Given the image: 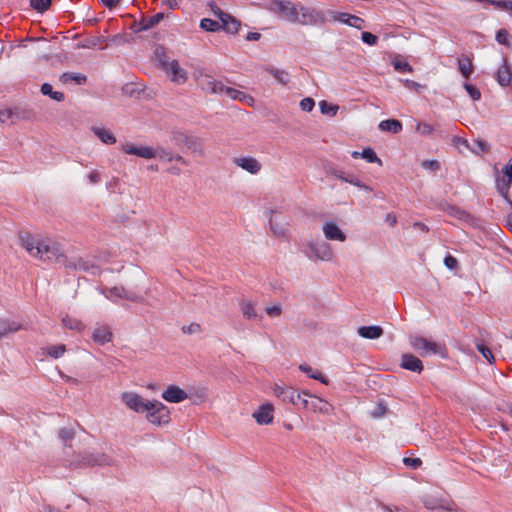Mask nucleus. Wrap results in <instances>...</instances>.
<instances>
[{"label":"nucleus","instance_id":"f257e3e1","mask_svg":"<svg viewBox=\"0 0 512 512\" xmlns=\"http://www.w3.org/2000/svg\"><path fill=\"white\" fill-rule=\"evenodd\" d=\"M19 239L21 246L33 257L42 261H55L66 268L77 270L78 258H70L64 255L60 244L50 240L33 236L29 232H20Z\"/></svg>","mask_w":512,"mask_h":512},{"label":"nucleus","instance_id":"f03ea898","mask_svg":"<svg viewBox=\"0 0 512 512\" xmlns=\"http://www.w3.org/2000/svg\"><path fill=\"white\" fill-rule=\"evenodd\" d=\"M409 343L423 357L436 354L442 358L446 357V347L444 345L437 344L422 336H411Z\"/></svg>","mask_w":512,"mask_h":512},{"label":"nucleus","instance_id":"7ed1b4c3","mask_svg":"<svg viewBox=\"0 0 512 512\" xmlns=\"http://www.w3.org/2000/svg\"><path fill=\"white\" fill-rule=\"evenodd\" d=\"M146 412V419L149 423L155 426H164L171 421L170 410L162 402L152 400L148 404Z\"/></svg>","mask_w":512,"mask_h":512},{"label":"nucleus","instance_id":"20e7f679","mask_svg":"<svg viewBox=\"0 0 512 512\" xmlns=\"http://www.w3.org/2000/svg\"><path fill=\"white\" fill-rule=\"evenodd\" d=\"M268 9L285 21L290 23L298 22V7L291 1L271 0Z\"/></svg>","mask_w":512,"mask_h":512},{"label":"nucleus","instance_id":"39448f33","mask_svg":"<svg viewBox=\"0 0 512 512\" xmlns=\"http://www.w3.org/2000/svg\"><path fill=\"white\" fill-rule=\"evenodd\" d=\"M111 459L104 453H84L74 456L70 461L71 468H87L110 465Z\"/></svg>","mask_w":512,"mask_h":512},{"label":"nucleus","instance_id":"423d86ee","mask_svg":"<svg viewBox=\"0 0 512 512\" xmlns=\"http://www.w3.org/2000/svg\"><path fill=\"white\" fill-rule=\"evenodd\" d=\"M102 294L112 302H117L118 299H125L131 302H141L143 300V297L135 291L127 290L123 286H114L102 290Z\"/></svg>","mask_w":512,"mask_h":512},{"label":"nucleus","instance_id":"0eeeda50","mask_svg":"<svg viewBox=\"0 0 512 512\" xmlns=\"http://www.w3.org/2000/svg\"><path fill=\"white\" fill-rule=\"evenodd\" d=\"M503 178L496 179V188L499 194L509 203V190L512 184V157L508 160L506 165L502 168Z\"/></svg>","mask_w":512,"mask_h":512},{"label":"nucleus","instance_id":"6e6552de","mask_svg":"<svg viewBox=\"0 0 512 512\" xmlns=\"http://www.w3.org/2000/svg\"><path fill=\"white\" fill-rule=\"evenodd\" d=\"M121 401L132 411L144 413L148 409L150 400H145L141 395L135 392H123Z\"/></svg>","mask_w":512,"mask_h":512},{"label":"nucleus","instance_id":"1a4fd4ad","mask_svg":"<svg viewBox=\"0 0 512 512\" xmlns=\"http://www.w3.org/2000/svg\"><path fill=\"white\" fill-rule=\"evenodd\" d=\"M309 249L308 256L322 261H330L333 256L330 245L326 242H309L307 245Z\"/></svg>","mask_w":512,"mask_h":512},{"label":"nucleus","instance_id":"9d476101","mask_svg":"<svg viewBox=\"0 0 512 512\" xmlns=\"http://www.w3.org/2000/svg\"><path fill=\"white\" fill-rule=\"evenodd\" d=\"M321 22H323L321 12L306 6H300V8H298V22L296 24L317 25Z\"/></svg>","mask_w":512,"mask_h":512},{"label":"nucleus","instance_id":"9b49d317","mask_svg":"<svg viewBox=\"0 0 512 512\" xmlns=\"http://www.w3.org/2000/svg\"><path fill=\"white\" fill-rule=\"evenodd\" d=\"M161 68L171 74L173 82L183 83L187 79V72L179 66L177 60L168 61L161 59Z\"/></svg>","mask_w":512,"mask_h":512},{"label":"nucleus","instance_id":"f8f14e48","mask_svg":"<svg viewBox=\"0 0 512 512\" xmlns=\"http://www.w3.org/2000/svg\"><path fill=\"white\" fill-rule=\"evenodd\" d=\"M122 150L129 155H135L144 159L156 158V151L154 148L149 146H136L134 144H125Z\"/></svg>","mask_w":512,"mask_h":512},{"label":"nucleus","instance_id":"ddd939ff","mask_svg":"<svg viewBox=\"0 0 512 512\" xmlns=\"http://www.w3.org/2000/svg\"><path fill=\"white\" fill-rule=\"evenodd\" d=\"M162 398L170 403H180L188 398L185 390L177 385H169L162 393Z\"/></svg>","mask_w":512,"mask_h":512},{"label":"nucleus","instance_id":"4468645a","mask_svg":"<svg viewBox=\"0 0 512 512\" xmlns=\"http://www.w3.org/2000/svg\"><path fill=\"white\" fill-rule=\"evenodd\" d=\"M423 505L429 510L443 509L446 511H454L455 504L448 502L440 497L426 496L423 498Z\"/></svg>","mask_w":512,"mask_h":512},{"label":"nucleus","instance_id":"2eb2a0df","mask_svg":"<svg viewBox=\"0 0 512 512\" xmlns=\"http://www.w3.org/2000/svg\"><path fill=\"white\" fill-rule=\"evenodd\" d=\"M400 367L415 373H421L424 369L422 361L410 353H404L401 355Z\"/></svg>","mask_w":512,"mask_h":512},{"label":"nucleus","instance_id":"dca6fc26","mask_svg":"<svg viewBox=\"0 0 512 512\" xmlns=\"http://www.w3.org/2000/svg\"><path fill=\"white\" fill-rule=\"evenodd\" d=\"M165 18V14L163 12H159L152 17L146 18L142 17L139 22H135L132 26V29L135 32L147 31L153 28L155 25L160 23Z\"/></svg>","mask_w":512,"mask_h":512},{"label":"nucleus","instance_id":"f3484780","mask_svg":"<svg viewBox=\"0 0 512 512\" xmlns=\"http://www.w3.org/2000/svg\"><path fill=\"white\" fill-rule=\"evenodd\" d=\"M253 417L260 425H267L273 421V406L269 403L261 405L257 411L253 413Z\"/></svg>","mask_w":512,"mask_h":512},{"label":"nucleus","instance_id":"a211bd4d","mask_svg":"<svg viewBox=\"0 0 512 512\" xmlns=\"http://www.w3.org/2000/svg\"><path fill=\"white\" fill-rule=\"evenodd\" d=\"M502 60H503V63L498 68L497 73H496V81L498 82V84L500 86L507 87L510 85L511 80H512V71H511L510 65L508 64L507 59L505 57H503Z\"/></svg>","mask_w":512,"mask_h":512},{"label":"nucleus","instance_id":"6ab92c4d","mask_svg":"<svg viewBox=\"0 0 512 512\" xmlns=\"http://www.w3.org/2000/svg\"><path fill=\"white\" fill-rule=\"evenodd\" d=\"M234 163L251 174H257L261 170L260 162L254 157L235 158Z\"/></svg>","mask_w":512,"mask_h":512},{"label":"nucleus","instance_id":"aec40b11","mask_svg":"<svg viewBox=\"0 0 512 512\" xmlns=\"http://www.w3.org/2000/svg\"><path fill=\"white\" fill-rule=\"evenodd\" d=\"M323 232L328 240L344 242L346 235L334 222H328L323 226Z\"/></svg>","mask_w":512,"mask_h":512},{"label":"nucleus","instance_id":"412c9836","mask_svg":"<svg viewBox=\"0 0 512 512\" xmlns=\"http://www.w3.org/2000/svg\"><path fill=\"white\" fill-rule=\"evenodd\" d=\"M269 225L275 236H284L286 232V227L288 223L286 221H281L280 215L275 214L273 210L269 211Z\"/></svg>","mask_w":512,"mask_h":512},{"label":"nucleus","instance_id":"4be33fe9","mask_svg":"<svg viewBox=\"0 0 512 512\" xmlns=\"http://www.w3.org/2000/svg\"><path fill=\"white\" fill-rule=\"evenodd\" d=\"M357 333L360 337L365 339H378L380 338L384 331L383 328L379 325H371V326H360L357 329Z\"/></svg>","mask_w":512,"mask_h":512},{"label":"nucleus","instance_id":"5701e85b","mask_svg":"<svg viewBox=\"0 0 512 512\" xmlns=\"http://www.w3.org/2000/svg\"><path fill=\"white\" fill-rule=\"evenodd\" d=\"M274 394L277 398H279L284 403H292L294 402V394L296 389L290 386H282L276 384L273 388Z\"/></svg>","mask_w":512,"mask_h":512},{"label":"nucleus","instance_id":"b1692460","mask_svg":"<svg viewBox=\"0 0 512 512\" xmlns=\"http://www.w3.org/2000/svg\"><path fill=\"white\" fill-rule=\"evenodd\" d=\"M92 339L99 345H104L112 340V332L107 326H100L94 329Z\"/></svg>","mask_w":512,"mask_h":512},{"label":"nucleus","instance_id":"393cba45","mask_svg":"<svg viewBox=\"0 0 512 512\" xmlns=\"http://www.w3.org/2000/svg\"><path fill=\"white\" fill-rule=\"evenodd\" d=\"M458 70L465 79H469L474 71L472 60L469 56L461 54L458 58Z\"/></svg>","mask_w":512,"mask_h":512},{"label":"nucleus","instance_id":"a878e982","mask_svg":"<svg viewBox=\"0 0 512 512\" xmlns=\"http://www.w3.org/2000/svg\"><path fill=\"white\" fill-rule=\"evenodd\" d=\"M337 19L351 27L362 29L365 27V21L361 17L349 13H339Z\"/></svg>","mask_w":512,"mask_h":512},{"label":"nucleus","instance_id":"bb28decb","mask_svg":"<svg viewBox=\"0 0 512 512\" xmlns=\"http://www.w3.org/2000/svg\"><path fill=\"white\" fill-rule=\"evenodd\" d=\"M299 370L303 373L307 374L308 377L320 381L324 385L329 384V379L324 376L319 370H314L310 365L308 364H301L299 366Z\"/></svg>","mask_w":512,"mask_h":512},{"label":"nucleus","instance_id":"cd10ccee","mask_svg":"<svg viewBox=\"0 0 512 512\" xmlns=\"http://www.w3.org/2000/svg\"><path fill=\"white\" fill-rule=\"evenodd\" d=\"M402 128V123L397 119H387L379 123V129L381 131H387L393 134L401 132Z\"/></svg>","mask_w":512,"mask_h":512},{"label":"nucleus","instance_id":"c85d7f7f","mask_svg":"<svg viewBox=\"0 0 512 512\" xmlns=\"http://www.w3.org/2000/svg\"><path fill=\"white\" fill-rule=\"evenodd\" d=\"M240 310L244 318L248 320L255 319L257 317V312L255 310V305L252 301L242 299L239 302Z\"/></svg>","mask_w":512,"mask_h":512},{"label":"nucleus","instance_id":"c756f323","mask_svg":"<svg viewBox=\"0 0 512 512\" xmlns=\"http://www.w3.org/2000/svg\"><path fill=\"white\" fill-rule=\"evenodd\" d=\"M241 24L240 22L228 14L225 19H222L221 27L228 33L236 34L239 31Z\"/></svg>","mask_w":512,"mask_h":512},{"label":"nucleus","instance_id":"7c9ffc66","mask_svg":"<svg viewBox=\"0 0 512 512\" xmlns=\"http://www.w3.org/2000/svg\"><path fill=\"white\" fill-rule=\"evenodd\" d=\"M21 329V325L15 321L0 318V337L7 335L8 333L17 332Z\"/></svg>","mask_w":512,"mask_h":512},{"label":"nucleus","instance_id":"2f4dec72","mask_svg":"<svg viewBox=\"0 0 512 512\" xmlns=\"http://www.w3.org/2000/svg\"><path fill=\"white\" fill-rule=\"evenodd\" d=\"M92 131L103 143H105V144L116 143V137L110 130L105 129V128H100V127H92Z\"/></svg>","mask_w":512,"mask_h":512},{"label":"nucleus","instance_id":"473e14b6","mask_svg":"<svg viewBox=\"0 0 512 512\" xmlns=\"http://www.w3.org/2000/svg\"><path fill=\"white\" fill-rule=\"evenodd\" d=\"M227 88L228 86H225L221 81H216L212 78H208L204 86V89L210 91L211 93L221 95H225V89Z\"/></svg>","mask_w":512,"mask_h":512},{"label":"nucleus","instance_id":"72a5a7b5","mask_svg":"<svg viewBox=\"0 0 512 512\" xmlns=\"http://www.w3.org/2000/svg\"><path fill=\"white\" fill-rule=\"evenodd\" d=\"M307 397H312V396L308 392H305V391L299 392L296 390V392L293 396L294 402H292L291 404H293L295 407H297L299 409H301V408L307 409V408H309V401H308Z\"/></svg>","mask_w":512,"mask_h":512},{"label":"nucleus","instance_id":"f704fd0d","mask_svg":"<svg viewBox=\"0 0 512 512\" xmlns=\"http://www.w3.org/2000/svg\"><path fill=\"white\" fill-rule=\"evenodd\" d=\"M186 147L193 153L203 154L202 142L199 137L189 136Z\"/></svg>","mask_w":512,"mask_h":512},{"label":"nucleus","instance_id":"c9c22d12","mask_svg":"<svg viewBox=\"0 0 512 512\" xmlns=\"http://www.w3.org/2000/svg\"><path fill=\"white\" fill-rule=\"evenodd\" d=\"M361 158L365 159L368 163H378L380 166L382 165V160L371 147H366L361 151Z\"/></svg>","mask_w":512,"mask_h":512},{"label":"nucleus","instance_id":"e433bc0d","mask_svg":"<svg viewBox=\"0 0 512 512\" xmlns=\"http://www.w3.org/2000/svg\"><path fill=\"white\" fill-rule=\"evenodd\" d=\"M267 71L272 74L279 83L286 85L290 81V75L287 71L275 68H267Z\"/></svg>","mask_w":512,"mask_h":512},{"label":"nucleus","instance_id":"4c0bfd02","mask_svg":"<svg viewBox=\"0 0 512 512\" xmlns=\"http://www.w3.org/2000/svg\"><path fill=\"white\" fill-rule=\"evenodd\" d=\"M62 323L66 328L70 330L80 331L84 328V324L80 320L69 316L64 317L62 319Z\"/></svg>","mask_w":512,"mask_h":512},{"label":"nucleus","instance_id":"58836bf2","mask_svg":"<svg viewBox=\"0 0 512 512\" xmlns=\"http://www.w3.org/2000/svg\"><path fill=\"white\" fill-rule=\"evenodd\" d=\"M200 27L205 31L215 32L221 28V25L218 21L212 20L210 18H204L200 22Z\"/></svg>","mask_w":512,"mask_h":512},{"label":"nucleus","instance_id":"ea45409f","mask_svg":"<svg viewBox=\"0 0 512 512\" xmlns=\"http://www.w3.org/2000/svg\"><path fill=\"white\" fill-rule=\"evenodd\" d=\"M319 108L322 114L331 116L336 115L339 109L338 105L330 104L325 100L319 102Z\"/></svg>","mask_w":512,"mask_h":512},{"label":"nucleus","instance_id":"a19ab883","mask_svg":"<svg viewBox=\"0 0 512 512\" xmlns=\"http://www.w3.org/2000/svg\"><path fill=\"white\" fill-rule=\"evenodd\" d=\"M476 348L478 350V352L490 363H494L495 362V357L491 351V349L489 347H487L485 344L483 343H477L476 344Z\"/></svg>","mask_w":512,"mask_h":512},{"label":"nucleus","instance_id":"79ce46f5","mask_svg":"<svg viewBox=\"0 0 512 512\" xmlns=\"http://www.w3.org/2000/svg\"><path fill=\"white\" fill-rule=\"evenodd\" d=\"M332 175L335 176L336 178H338V179H340V180H342L344 182L350 183L352 185H359L357 177H355L353 175H346L341 170H333L332 171Z\"/></svg>","mask_w":512,"mask_h":512},{"label":"nucleus","instance_id":"37998d69","mask_svg":"<svg viewBox=\"0 0 512 512\" xmlns=\"http://www.w3.org/2000/svg\"><path fill=\"white\" fill-rule=\"evenodd\" d=\"M463 88L466 90L473 101H478L481 99V92L475 85L464 82Z\"/></svg>","mask_w":512,"mask_h":512},{"label":"nucleus","instance_id":"c03bdc74","mask_svg":"<svg viewBox=\"0 0 512 512\" xmlns=\"http://www.w3.org/2000/svg\"><path fill=\"white\" fill-rule=\"evenodd\" d=\"M51 2L52 0H30V6L38 12H44L49 9Z\"/></svg>","mask_w":512,"mask_h":512},{"label":"nucleus","instance_id":"a18cd8bd","mask_svg":"<svg viewBox=\"0 0 512 512\" xmlns=\"http://www.w3.org/2000/svg\"><path fill=\"white\" fill-rule=\"evenodd\" d=\"M489 4L496 9L512 12V0H489Z\"/></svg>","mask_w":512,"mask_h":512},{"label":"nucleus","instance_id":"49530a36","mask_svg":"<svg viewBox=\"0 0 512 512\" xmlns=\"http://www.w3.org/2000/svg\"><path fill=\"white\" fill-rule=\"evenodd\" d=\"M98 267L95 266L94 264L90 263L89 261L83 259V258H78L77 260V270H81V271H85V272H91V273H95V270H97Z\"/></svg>","mask_w":512,"mask_h":512},{"label":"nucleus","instance_id":"de8ad7c7","mask_svg":"<svg viewBox=\"0 0 512 512\" xmlns=\"http://www.w3.org/2000/svg\"><path fill=\"white\" fill-rule=\"evenodd\" d=\"M189 136L183 132L176 131L172 133L171 140L179 147L186 146Z\"/></svg>","mask_w":512,"mask_h":512},{"label":"nucleus","instance_id":"09e8293b","mask_svg":"<svg viewBox=\"0 0 512 512\" xmlns=\"http://www.w3.org/2000/svg\"><path fill=\"white\" fill-rule=\"evenodd\" d=\"M65 351H66V348H65V345H63V344L52 345L47 348V354L55 359L61 357Z\"/></svg>","mask_w":512,"mask_h":512},{"label":"nucleus","instance_id":"8fccbe9b","mask_svg":"<svg viewBox=\"0 0 512 512\" xmlns=\"http://www.w3.org/2000/svg\"><path fill=\"white\" fill-rule=\"evenodd\" d=\"M496 41L501 44V45H504L506 47H511V42L509 41V33L506 29H500L496 32Z\"/></svg>","mask_w":512,"mask_h":512},{"label":"nucleus","instance_id":"3c124183","mask_svg":"<svg viewBox=\"0 0 512 512\" xmlns=\"http://www.w3.org/2000/svg\"><path fill=\"white\" fill-rule=\"evenodd\" d=\"M392 65L394 69L398 72L405 73V72H412V67L407 61H400V60H393Z\"/></svg>","mask_w":512,"mask_h":512},{"label":"nucleus","instance_id":"603ef678","mask_svg":"<svg viewBox=\"0 0 512 512\" xmlns=\"http://www.w3.org/2000/svg\"><path fill=\"white\" fill-rule=\"evenodd\" d=\"M156 151V158L160 159L161 161H167L171 162L173 161L174 154L170 150H166L164 148H158L155 149Z\"/></svg>","mask_w":512,"mask_h":512},{"label":"nucleus","instance_id":"864d4df0","mask_svg":"<svg viewBox=\"0 0 512 512\" xmlns=\"http://www.w3.org/2000/svg\"><path fill=\"white\" fill-rule=\"evenodd\" d=\"M433 130V127L426 122H420L416 126V131L421 135H429L433 132Z\"/></svg>","mask_w":512,"mask_h":512},{"label":"nucleus","instance_id":"5fc2aeb1","mask_svg":"<svg viewBox=\"0 0 512 512\" xmlns=\"http://www.w3.org/2000/svg\"><path fill=\"white\" fill-rule=\"evenodd\" d=\"M444 265L449 270H455L458 268V260L452 255H446L444 258Z\"/></svg>","mask_w":512,"mask_h":512},{"label":"nucleus","instance_id":"6e6d98bb","mask_svg":"<svg viewBox=\"0 0 512 512\" xmlns=\"http://www.w3.org/2000/svg\"><path fill=\"white\" fill-rule=\"evenodd\" d=\"M361 40L370 45V46H373L377 43L378 41V37L370 32H362L361 34Z\"/></svg>","mask_w":512,"mask_h":512},{"label":"nucleus","instance_id":"4d7b16f0","mask_svg":"<svg viewBox=\"0 0 512 512\" xmlns=\"http://www.w3.org/2000/svg\"><path fill=\"white\" fill-rule=\"evenodd\" d=\"M74 434V430L70 427L61 428L58 432V436L62 440H71L74 437Z\"/></svg>","mask_w":512,"mask_h":512},{"label":"nucleus","instance_id":"13d9d810","mask_svg":"<svg viewBox=\"0 0 512 512\" xmlns=\"http://www.w3.org/2000/svg\"><path fill=\"white\" fill-rule=\"evenodd\" d=\"M315 106V102L312 98L307 97L300 101V108L305 112H310Z\"/></svg>","mask_w":512,"mask_h":512},{"label":"nucleus","instance_id":"bf43d9fd","mask_svg":"<svg viewBox=\"0 0 512 512\" xmlns=\"http://www.w3.org/2000/svg\"><path fill=\"white\" fill-rule=\"evenodd\" d=\"M182 331L185 334H196L201 332V326L198 323H191L188 326H183Z\"/></svg>","mask_w":512,"mask_h":512},{"label":"nucleus","instance_id":"052dcab7","mask_svg":"<svg viewBox=\"0 0 512 512\" xmlns=\"http://www.w3.org/2000/svg\"><path fill=\"white\" fill-rule=\"evenodd\" d=\"M422 167L430 171H437L440 168V164L437 160H425L422 162Z\"/></svg>","mask_w":512,"mask_h":512},{"label":"nucleus","instance_id":"680f3d73","mask_svg":"<svg viewBox=\"0 0 512 512\" xmlns=\"http://www.w3.org/2000/svg\"><path fill=\"white\" fill-rule=\"evenodd\" d=\"M282 312V308L280 304H275L273 306L266 308V313L271 317L280 316Z\"/></svg>","mask_w":512,"mask_h":512},{"label":"nucleus","instance_id":"e2e57ef3","mask_svg":"<svg viewBox=\"0 0 512 512\" xmlns=\"http://www.w3.org/2000/svg\"><path fill=\"white\" fill-rule=\"evenodd\" d=\"M403 462H404L405 465L410 466L413 469H417L422 464V461H421L420 458H410V457H407V458L403 459Z\"/></svg>","mask_w":512,"mask_h":512},{"label":"nucleus","instance_id":"0e129e2a","mask_svg":"<svg viewBox=\"0 0 512 512\" xmlns=\"http://www.w3.org/2000/svg\"><path fill=\"white\" fill-rule=\"evenodd\" d=\"M211 11L213 14L219 18V20L222 22V19H225V16L228 15V13H225L222 11L215 3L210 4Z\"/></svg>","mask_w":512,"mask_h":512},{"label":"nucleus","instance_id":"69168bd1","mask_svg":"<svg viewBox=\"0 0 512 512\" xmlns=\"http://www.w3.org/2000/svg\"><path fill=\"white\" fill-rule=\"evenodd\" d=\"M154 54H155L156 60L158 61L159 66L161 67V59L167 60V56H166L164 48L162 46L156 47Z\"/></svg>","mask_w":512,"mask_h":512},{"label":"nucleus","instance_id":"338daca9","mask_svg":"<svg viewBox=\"0 0 512 512\" xmlns=\"http://www.w3.org/2000/svg\"><path fill=\"white\" fill-rule=\"evenodd\" d=\"M239 95H241V91L235 88L228 87L227 89H225V96H227L230 99L237 100V98H239Z\"/></svg>","mask_w":512,"mask_h":512},{"label":"nucleus","instance_id":"774afa93","mask_svg":"<svg viewBox=\"0 0 512 512\" xmlns=\"http://www.w3.org/2000/svg\"><path fill=\"white\" fill-rule=\"evenodd\" d=\"M72 81H74L78 85H83L86 83L87 77H86V75L81 74V73H73Z\"/></svg>","mask_w":512,"mask_h":512}]
</instances>
